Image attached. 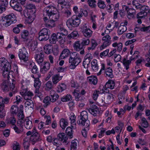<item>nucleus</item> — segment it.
I'll return each mask as SVG.
<instances>
[{
  "mask_svg": "<svg viewBox=\"0 0 150 150\" xmlns=\"http://www.w3.org/2000/svg\"><path fill=\"white\" fill-rule=\"evenodd\" d=\"M70 56L69 59V67L71 69H74L81 61L79 54L76 52L70 53L68 49H64L61 53L59 58L63 59Z\"/></svg>",
  "mask_w": 150,
  "mask_h": 150,
  "instance_id": "obj_1",
  "label": "nucleus"
},
{
  "mask_svg": "<svg viewBox=\"0 0 150 150\" xmlns=\"http://www.w3.org/2000/svg\"><path fill=\"white\" fill-rule=\"evenodd\" d=\"M23 105H20L18 114L17 124L23 127V124L24 123L25 127L27 129H30L33 127L32 123V121L28 119H26L25 121L24 115L23 111Z\"/></svg>",
  "mask_w": 150,
  "mask_h": 150,
  "instance_id": "obj_2",
  "label": "nucleus"
},
{
  "mask_svg": "<svg viewBox=\"0 0 150 150\" xmlns=\"http://www.w3.org/2000/svg\"><path fill=\"white\" fill-rule=\"evenodd\" d=\"M43 15L46 16L49 19L56 21L59 18V15L57 8L53 6H50L45 8Z\"/></svg>",
  "mask_w": 150,
  "mask_h": 150,
  "instance_id": "obj_3",
  "label": "nucleus"
},
{
  "mask_svg": "<svg viewBox=\"0 0 150 150\" xmlns=\"http://www.w3.org/2000/svg\"><path fill=\"white\" fill-rule=\"evenodd\" d=\"M11 69V65L5 58H0V72L2 71L4 77L8 78L9 77V71Z\"/></svg>",
  "mask_w": 150,
  "mask_h": 150,
  "instance_id": "obj_4",
  "label": "nucleus"
},
{
  "mask_svg": "<svg viewBox=\"0 0 150 150\" xmlns=\"http://www.w3.org/2000/svg\"><path fill=\"white\" fill-rule=\"evenodd\" d=\"M88 119V113L86 111H82L80 115L78 117L77 122L79 125L85 126L86 127L89 126V124L87 122H89Z\"/></svg>",
  "mask_w": 150,
  "mask_h": 150,
  "instance_id": "obj_5",
  "label": "nucleus"
},
{
  "mask_svg": "<svg viewBox=\"0 0 150 150\" xmlns=\"http://www.w3.org/2000/svg\"><path fill=\"white\" fill-rule=\"evenodd\" d=\"M80 23V19L78 17L77 15H74L67 21L66 24L69 27H75L78 26Z\"/></svg>",
  "mask_w": 150,
  "mask_h": 150,
  "instance_id": "obj_6",
  "label": "nucleus"
},
{
  "mask_svg": "<svg viewBox=\"0 0 150 150\" xmlns=\"http://www.w3.org/2000/svg\"><path fill=\"white\" fill-rule=\"evenodd\" d=\"M16 16L14 14L11 13L4 17L3 25L7 27L10 25L11 24L16 23Z\"/></svg>",
  "mask_w": 150,
  "mask_h": 150,
  "instance_id": "obj_7",
  "label": "nucleus"
},
{
  "mask_svg": "<svg viewBox=\"0 0 150 150\" xmlns=\"http://www.w3.org/2000/svg\"><path fill=\"white\" fill-rule=\"evenodd\" d=\"M9 100L8 98H3L0 96V118H3L5 115V111L4 110V104L8 103Z\"/></svg>",
  "mask_w": 150,
  "mask_h": 150,
  "instance_id": "obj_8",
  "label": "nucleus"
},
{
  "mask_svg": "<svg viewBox=\"0 0 150 150\" xmlns=\"http://www.w3.org/2000/svg\"><path fill=\"white\" fill-rule=\"evenodd\" d=\"M20 93L25 100L31 99L32 97L33 96V93L28 90L26 86H22Z\"/></svg>",
  "mask_w": 150,
  "mask_h": 150,
  "instance_id": "obj_9",
  "label": "nucleus"
},
{
  "mask_svg": "<svg viewBox=\"0 0 150 150\" xmlns=\"http://www.w3.org/2000/svg\"><path fill=\"white\" fill-rule=\"evenodd\" d=\"M50 33V31L48 29L43 28L39 33L38 39L41 41L47 40L49 38Z\"/></svg>",
  "mask_w": 150,
  "mask_h": 150,
  "instance_id": "obj_10",
  "label": "nucleus"
},
{
  "mask_svg": "<svg viewBox=\"0 0 150 150\" xmlns=\"http://www.w3.org/2000/svg\"><path fill=\"white\" fill-rule=\"evenodd\" d=\"M18 56L20 60L24 62H26L28 59V54L26 48L23 47L19 50Z\"/></svg>",
  "mask_w": 150,
  "mask_h": 150,
  "instance_id": "obj_11",
  "label": "nucleus"
},
{
  "mask_svg": "<svg viewBox=\"0 0 150 150\" xmlns=\"http://www.w3.org/2000/svg\"><path fill=\"white\" fill-rule=\"evenodd\" d=\"M111 38L109 35H106L102 38L103 44L100 47V50H102L108 46H109L111 43Z\"/></svg>",
  "mask_w": 150,
  "mask_h": 150,
  "instance_id": "obj_12",
  "label": "nucleus"
},
{
  "mask_svg": "<svg viewBox=\"0 0 150 150\" xmlns=\"http://www.w3.org/2000/svg\"><path fill=\"white\" fill-rule=\"evenodd\" d=\"M41 140V137L37 130H34L33 132V134L30 138V140L32 142V144L34 145L35 143Z\"/></svg>",
  "mask_w": 150,
  "mask_h": 150,
  "instance_id": "obj_13",
  "label": "nucleus"
},
{
  "mask_svg": "<svg viewBox=\"0 0 150 150\" xmlns=\"http://www.w3.org/2000/svg\"><path fill=\"white\" fill-rule=\"evenodd\" d=\"M44 50L45 52L47 54L51 53L52 51L53 54L55 55H57L58 53V51L57 49H56L55 51L54 52L52 46L49 44H47L44 46Z\"/></svg>",
  "mask_w": 150,
  "mask_h": 150,
  "instance_id": "obj_14",
  "label": "nucleus"
},
{
  "mask_svg": "<svg viewBox=\"0 0 150 150\" xmlns=\"http://www.w3.org/2000/svg\"><path fill=\"white\" fill-rule=\"evenodd\" d=\"M127 22L125 21L124 23H122L118 28L117 33L118 35H122L127 30L126 25L127 24Z\"/></svg>",
  "mask_w": 150,
  "mask_h": 150,
  "instance_id": "obj_15",
  "label": "nucleus"
},
{
  "mask_svg": "<svg viewBox=\"0 0 150 150\" xmlns=\"http://www.w3.org/2000/svg\"><path fill=\"white\" fill-rule=\"evenodd\" d=\"M92 59V56L90 53L86 54L84 57L83 65L85 68L87 69L89 66L90 63Z\"/></svg>",
  "mask_w": 150,
  "mask_h": 150,
  "instance_id": "obj_16",
  "label": "nucleus"
},
{
  "mask_svg": "<svg viewBox=\"0 0 150 150\" xmlns=\"http://www.w3.org/2000/svg\"><path fill=\"white\" fill-rule=\"evenodd\" d=\"M74 47L76 51H80V54H84V48L81 43L79 41H76L74 44Z\"/></svg>",
  "mask_w": 150,
  "mask_h": 150,
  "instance_id": "obj_17",
  "label": "nucleus"
},
{
  "mask_svg": "<svg viewBox=\"0 0 150 150\" xmlns=\"http://www.w3.org/2000/svg\"><path fill=\"white\" fill-rule=\"evenodd\" d=\"M10 5L16 11L21 12L22 10L20 4L15 0H11L10 1Z\"/></svg>",
  "mask_w": 150,
  "mask_h": 150,
  "instance_id": "obj_18",
  "label": "nucleus"
},
{
  "mask_svg": "<svg viewBox=\"0 0 150 150\" xmlns=\"http://www.w3.org/2000/svg\"><path fill=\"white\" fill-rule=\"evenodd\" d=\"M43 18L44 20L46 26L47 27L52 28L55 26L54 21L52 19H49L46 16H44Z\"/></svg>",
  "mask_w": 150,
  "mask_h": 150,
  "instance_id": "obj_19",
  "label": "nucleus"
},
{
  "mask_svg": "<svg viewBox=\"0 0 150 150\" xmlns=\"http://www.w3.org/2000/svg\"><path fill=\"white\" fill-rule=\"evenodd\" d=\"M44 54L42 51L38 52V54H35V58L36 62L38 64H40L43 61Z\"/></svg>",
  "mask_w": 150,
  "mask_h": 150,
  "instance_id": "obj_20",
  "label": "nucleus"
},
{
  "mask_svg": "<svg viewBox=\"0 0 150 150\" xmlns=\"http://www.w3.org/2000/svg\"><path fill=\"white\" fill-rule=\"evenodd\" d=\"M41 84V82L40 81L38 78H35L34 80V87L35 88V93H38L39 89L40 88Z\"/></svg>",
  "mask_w": 150,
  "mask_h": 150,
  "instance_id": "obj_21",
  "label": "nucleus"
},
{
  "mask_svg": "<svg viewBox=\"0 0 150 150\" xmlns=\"http://www.w3.org/2000/svg\"><path fill=\"white\" fill-rule=\"evenodd\" d=\"M114 97V95L112 94H108L107 96L102 100V102L106 104H109L113 101Z\"/></svg>",
  "mask_w": 150,
  "mask_h": 150,
  "instance_id": "obj_22",
  "label": "nucleus"
},
{
  "mask_svg": "<svg viewBox=\"0 0 150 150\" xmlns=\"http://www.w3.org/2000/svg\"><path fill=\"white\" fill-rule=\"evenodd\" d=\"M50 63L49 62H45L44 64L41 66L40 71L42 73H45L50 68Z\"/></svg>",
  "mask_w": 150,
  "mask_h": 150,
  "instance_id": "obj_23",
  "label": "nucleus"
},
{
  "mask_svg": "<svg viewBox=\"0 0 150 150\" xmlns=\"http://www.w3.org/2000/svg\"><path fill=\"white\" fill-rule=\"evenodd\" d=\"M90 46L88 47V50H94L98 44L96 40L94 38H91L90 40Z\"/></svg>",
  "mask_w": 150,
  "mask_h": 150,
  "instance_id": "obj_24",
  "label": "nucleus"
},
{
  "mask_svg": "<svg viewBox=\"0 0 150 150\" xmlns=\"http://www.w3.org/2000/svg\"><path fill=\"white\" fill-rule=\"evenodd\" d=\"M30 68L31 69V72L34 74H37L39 72V70L36 66L35 65L33 62L30 63L29 66Z\"/></svg>",
  "mask_w": 150,
  "mask_h": 150,
  "instance_id": "obj_25",
  "label": "nucleus"
},
{
  "mask_svg": "<svg viewBox=\"0 0 150 150\" xmlns=\"http://www.w3.org/2000/svg\"><path fill=\"white\" fill-rule=\"evenodd\" d=\"M115 85V83L113 81L109 80L105 84L104 88L105 90H106V89L107 88L113 89L114 88Z\"/></svg>",
  "mask_w": 150,
  "mask_h": 150,
  "instance_id": "obj_26",
  "label": "nucleus"
},
{
  "mask_svg": "<svg viewBox=\"0 0 150 150\" xmlns=\"http://www.w3.org/2000/svg\"><path fill=\"white\" fill-rule=\"evenodd\" d=\"M58 137L59 140H60L64 143H67L68 139V137L64 133H59L58 135Z\"/></svg>",
  "mask_w": 150,
  "mask_h": 150,
  "instance_id": "obj_27",
  "label": "nucleus"
},
{
  "mask_svg": "<svg viewBox=\"0 0 150 150\" xmlns=\"http://www.w3.org/2000/svg\"><path fill=\"white\" fill-rule=\"evenodd\" d=\"M26 101L25 102V106L28 109H33L34 107V104L32 100L30 99L26 100Z\"/></svg>",
  "mask_w": 150,
  "mask_h": 150,
  "instance_id": "obj_28",
  "label": "nucleus"
},
{
  "mask_svg": "<svg viewBox=\"0 0 150 150\" xmlns=\"http://www.w3.org/2000/svg\"><path fill=\"white\" fill-rule=\"evenodd\" d=\"M112 72V69L110 67H108L106 68L105 72L106 77L112 78L114 76Z\"/></svg>",
  "mask_w": 150,
  "mask_h": 150,
  "instance_id": "obj_29",
  "label": "nucleus"
},
{
  "mask_svg": "<svg viewBox=\"0 0 150 150\" xmlns=\"http://www.w3.org/2000/svg\"><path fill=\"white\" fill-rule=\"evenodd\" d=\"M26 8L29 10V12L30 13H35L36 11L35 6L31 4H28L26 6Z\"/></svg>",
  "mask_w": 150,
  "mask_h": 150,
  "instance_id": "obj_30",
  "label": "nucleus"
},
{
  "mask_svg": "<svg viewBox=\"0 0 150 150\" xmlns=\"http://www.w3.org/2000/svg\"><path fill=\"white\" fill-rule=\"evenodd\" d=\"M62 79V76L59 74H56L53 75L52 77V81L53 84H56Z\"/></svg>",
  "mask_w": 150,
  "mask_h": 150,
  "instance_id": "obj_31",
  "label": "nucleus"
},
{
  "mask_svg": "<svg viewBox=\"0 0 150 150\" xmlns=\"http://www.w3.org/2000/svg\"><path fill=\"white\" fill-rule=\"evenodd\" d=\"M82 32L84 36L88 38L91 37L93 33V31L88 28L82 30Z\"/></svg>",
  "mask_w": 150,
  "mask_h": 150,
  "instance_id": "obj_32",
  "label": "nucleus"
},
{
  "mask_svg": "<svg viewBox=\"0 0 150 150\" xmlns=\"http://www.w3.org/2000/svg\"><path fill=\"white\" fill-rule=\"evenodd\" d=\"M127 17L131 18L134 17L136 13V11L133 8H129L127 11Z\"/></svg>",
  "mask_w": 150,
  "mask_h": 150,
  "instance_id": "obj_33",
  "label": "nucleus"
},
{
  "mask_svg": "<svg viewBox=\"0 0 150 150\" xmlns=\"http://www.w3.org/2000/svg\"><path fill=\"white\" fill-rule=\"evenodd\" d=\"M91 69L94 71L98 70V66L97 61L96 59H93L91 62Z\"/></svg>",
  "mask_w": 150,
  "mask_h": 150,
  "instance_id": "obj_34",
  "label": "nucleus"
},
{
  "mask_svg": "<svg viewBox=\"0 0 150 150\" xmlns=\"http://www.w3.org/2000/svg\"><path fill=\"white\" fill-rule=\"evenodd\" d=\"M28 18L27 21L28 24H30L34 20L35 18V13H29L28 14Z\"/></svg>",
  "mask_w": 150,
  "mask_h": 150,
  "instance_id": "obj_35",
  "label": "nucleus"
},
{
  "mask_svg": "<svg viewBox=\"0 0 150 150\" xmlns=\"http://www.w3.org/2000/svg\"><path fill=\"white\" fill-rule=\"evenodd\" d=\"M19 126V127H18L16 125H12L11 127L15 132L18 134L21 133L23 131V127L20 126V125Z\"/></svg>",
  "mask_w": 150,
  "mask_h": 150,
  "instance_id": "obj_36",
  "label": "nucleus"
},
{
  "mask_svg": "<svg viewBox=\"0 0 150 150\" xmlns=\"http://www.w3.org/2000/svg\"><path fill=\"white\" fill-rule=\"evenodd\" d=\"M88 81L90 83L96 85L97 83V79L96 76H91L88 78Z\"/></svg>",
  "mask_w": 150,
  "mask_h": 150,
  "instance_id": "obj_37",
  "label": "nucleus"
},
{
  "mask_svg": "<svg viewBox=\"0 0 150 150\" xmlns=\"http://www.w3.org/2000/svg\"><path fill=\"white\" fill-rule=\"evenodd\" d=\"M59 123L61 127L63 129H64L68 125L67 121L64 118L61 119L59 121Z\"/></svg>",
  "mask_w": 150,
  "mask_h": 150,
  "instance_id": "obj_38",
  "label": "nucleus"
},
{
  "mask_svg": "<svg viewBox=\"0 0 150 150\" xmlns=\"http://www.w3.org/2000/svg\"><path fill=\"white\" fill-rule=\"evenodd\" d=\"M66 133L69 139L72 138L73 137L72 129V128L69 127H67L66 130Z\"/></svg>",
  "mask_w": 150,
  "mask_h": 150,
  "instance_id": "obj_39",
  "label": "nucleus"
},
{
  "mask_svg": "<svg viewBox=\"0 0 150 150\" xmlns=\"http://www.w3.org/2000/svg\"><path fill=\"white\" fill-rule=\"evenodd\" d=\"M112 46L113 47H117V50L118 52H120L122 49L123 46L121 42L117 43V42H115L112 44Z\"/></svg>",
  "mask_w": 150,
  "mask_h": 150,
  "instance_id": "obj_40",
  "label": "nucleus"
},
{
  "mask_svg": "<svg viewBox=\"0 0 150 150\" xmlns=\"http://www.w3.org/2000/svg\"><path fill=\"white\" fill-rule=\"evenodd\" d=\"M95 108H90L88 111L90 113L95 116L97 115V114L98 112V109L97 106H95Z\"/></svg>",
  "mask_w": 150,
  "mask_h": 150,
  "instance_id": "obj_41",
  "label": "nucleus"
},
{
  "mask_svg": "<svg viewBox=\"0 0 150 150\" xmlns=\"http://www.w3.org/2000/svg\"><path fill=\"white\" fill-rule=\"evenodd\" d=\"M70 120H71V126L74 129H75L76 128V124L75 123V116L74 115H71L69 117Z\"/></svg>",
  "mask_w": 150,
  "mask_h": 150,
  "instance_id": "obj_42",
  "label": "nucleus"
},
{
  "mask_svg": "<svg viewBox=\"0 0 150 150\" xmlns=\"http://www.w3.org/2000/svg\"><path fill=\"white\" fill-rule=\"evenodd\" d=\"M57 41V37L55 33H53L50 39V42L52 44H55Z\"/></svg>",
  "mask_w": 150,
  "mask_h": 150,
  "instance_id": "obj_43",
  "label": "nucleus"
},
{
  "mask_svg": "<svg viewBox=\"0 0 150 150\" xmlns=\"http://www.w3.org/2000/svg\"><path fill=\"white\" fill-rule=\"evenodd\" d=\"M2 89L5 91L9 90V87L8 86V83L6 81H4L2 84Z\"/></svg>",
  "mask_w": 150,
  "mask_h": 150,
  "instance_id": "obj_44",
  "label": "nucleus"
},
{
  "mask_svg": "<svg viewBox=\"0 0 150 150\" xmlns=\"http://www.w3.org/2000/svg\"><path fill=\"white\" fill-rule=\"evenodd\" d=\"M131 63V61L127 60L125 58L123 59L122 61V63L126 70L129 68V66Z\"/></svg>",
  "mask_w": 150,
  "mask_h": 150,
  "instance_id": "obj_45",
  "label": "nucleus"
},
{
  "mask_svg": "<svg viewBox=\"0 0 150 150\" xmlns=\"http://www.w3.org/2000/svg\"><path fill=\"white\" fill-rule=\"evenodd\" d=\"M78 142V141L76 139L73 140L71 141L70 150H76Z\"/></svg>",
  "mask_w": 150,
  "mask_h": 150,
  "instance_id": "obj_46",
  "label": "nucleus"
},
{
  "mask_svg": "<svg viewBox=\"0 0 150 150\" xmlns=\"http://www.w3.org/2000/svg\"><path fill=\"white\" fill-rule=\"evenodd\" d=\"M61 34L60 33H58L57 35V40L59 42L60 44H62L65 41V38L64 37H63L62 36Z\"/></svg>",
  "mask_w": 150,
  "mask_h": 150,
  "instance_id": "obj_47",
  "label": "nucleus"
},
{
  "mask_svg": "<svg viewBox=\"0 0 150 150\" xmlns=\"http://www.w3.org/2000/svg\"><path fill=\"white\" fill-rule=\"evenodd\" d=\"M98 7L100 8L104 9L106 7L105 2L102 0H99L97 3Z\"/></svg>",
  "mask_w": 150,
  "mask_h": 150,
  "instance_id": "obj_48",
  "label": "nucleus"
},
{
  "mask_svg": "<svg viewBox=\"0 0 150 150\" xmlns=\"http://www.w3.org/2000/svg\"><path fill=\"white\" fill-rule=\"evenodd\" d=\"M87 2L89 6L91 8H95L96 6V0H87Z\"/></svg>",
  "mask_w": 150,
  "mask_h": 150,
  "instance_id": "obj_49",
  "label": "nucleus"
},
{
  "mask_svg": "<svg viewBox=\"0 0 150 150\" xmlns=\"http://www.w3.org/2000/svg\"><path fill=\"white\" fill-rule=\"evenodd\" d=\"M74 95V96L77 95V96H76L75 97V100L76 101H79V100L82 101L83 100V99L80 96V94L78 93H77L76 91V90H75L73 93Z\"/></svg>",
  "mask_w": 150,
  "mask_h": 150,
  "instance_id": "obj_50",
  "label": "nucleus"
},
{
  "mask_svg": "<svg viewBox=\"0 0 150 150\" xmlns=\"http://www.w3.org/2000/svg\"><path fill=\"white\" fill-rule=\"evenodd\" d=\"M72 99L71 96L70 94H67L66 96L63 97L61 98L62 102L68 101Z\"/></svg>",
  "mask_w": 150,
  "mask_h": 150,
  "instance_id": "obj_51",
  "label": "nucleus"
},
{
  "mask_svg": "<svg viewBox=\"0 0 150 150\" xmlns=\"http://www.w3.org/2000/svg\"><path fill=\"white\" fill-rule=\"evenodd\" d=\"M51 100L50 97L48 96L45 97L43 100V102L45 104V106L47 107V105H49Z\"/></svg>",
  "mask_w": 150,
  "mask_h": 150,
  "instance_id": "obj_52",
  "label": "nucleus"
},
{
  "mask_svg": "<svg viewBox=\"0 0 150 150\" xmlns=\"http://www.w3.org/2000/svg\"><path fill=\"white\" fill-rule=\"evenodd\" d=\"M18 110V108L17 105H13L12 106L11 108V112L12 113L16 114Z\"/></svg>",
  "mask_w": 150,
  "mask_h": 150,
  "instance_id": "obj_53",
  "label": "nucleus"
},
{
  "mask_svg": "<svg viewBox=\"0 0 150 150\" xmlns=\"http://www.w3.org/2000/svg\"><path fill=\"white\" fill-rule=\"evenodd\" d=\"M90 43V40L89 39H83L82 40L81 44L83 46L88 45Z\"/></svg>",
  "mask_w": 150,
  "mask_h": 150,
  "instance_id": "obj_54",
  "label": "nucleus"
},
{
  "mask_svg": "<svg viewBox=\"0 0 150 150\" xmlns=\"http://www.w3.org/2000/svg\"><path fill=\"white\" fill-rule=\"evenodd\" d=\"M29 33L28 31L26 30H23L21 34V37L23 39L27 38L29 35Z\"/></svg>",
  "mask_w": 150,
  "mask_h": 150,
  "instance_id": "obj_55",
  "label": "nucleus"
},
{
  "mask_svg": "<svg viewBox=\"0 0 150 150\" xmlns=\"http://www.w3.org/2000/svg\"><path fill=\"white\" fill-rule=\"evenodd\" d=\"M78 35V33L77 31H74L68 35V37L69 39H71V38H74L76 37Z\"/></svg>",
  "mask_w": 150,
  "mask_h": 150,
  "instance_id": "obj_56",
  "label": "nucleus"
},
{
  "mask_svg": "<svg viewBox=\"0 0 150 150\" xmlns=\"http://www.w3.org/2000/svg\"><path fill=\"white\" fill-rule=\"evenodd\" d=\"M58 91L59 92H62L66 88V86L64 83H62L58 87Z\"/></svg>",
  "mask_w": 150,
  "mask_h": 150,
  "instance_id": "obj_57",
  "label": "nucleus"
},
{
  "mask_svg": "<svg viewBox=\"0 0 150 150\" xmlns=\"http://www.w3.org/2000/svg\"><path fill=\"white\" fill-rule=\"evenodd\" d=\"M52 87V84L51 81H48L46 83L45 88L46 90H49L51 89Z\"/></svg>",
  "mask_w": 150,
  "mask_h": 150,
  "instance_id": "obj_58",
  "label": "nucleus"
},
{
  "mask_svg": "<svg viewBox=\"0 0 150 150\" xmlns=\"http://www.w3.org/2000/svg\"><path fill=\"white\" fill-rule=\"evenodd\" d=\"M100 93V92L99 91L96 90L94 91L93 96V98L95 100H96L97 99L99 94Z\"/></svg>",
  "mask_w": 150,
  "mask_h": 150,
  "instance_id": "obj_59",
  "label": "nucleus"
},
{
  "mask_svg": "<svg viewBox=\"0 0 150 150\" xmlns=\"http://www.w3.org/2000/svg\"><path fill=\"white\" fill-rule=\"evenodd\" d=\"M71 0H58V4L65 6L69 3V1Z\"/></svg>",
  "mask_w": 150,
  "mask_h": 150,
  "instance_id": "obj_60",
  "label": "nucleus"
},
{
  "mask_svg": "<svg viewBox=\"0 0 150 150\" xmlns=\"http://www.w3.org/2000/svg\"><path fill=\"white\" fill-rule=\"evenodd\" d=\"M59 30L60 31L59 33L61 34L62 36L66 35H67L68 32L67 30L64 28L60 27L59 28Z\"/></svg>",
  "mask_w": 150,
  "mask_h": 150,
  "instance_id": "obj_61",
  "label": "nucleus"
},
{
  "mask_svg": "<svg viewBox=\"0 0 150 150\" xmlns=\"http://www.w3.org/2000/svg\"><path fill=\"white\" fill-rule=\"evenodd\" d=\"M146 15L145 13H144V11H142L137 13V18H144Z\"/></svg>",
  "mask_w": 150,
  "mask_h": 150,
  "instance_id": "obj_62",
  "label": "nucleus"
},
{
  "mask_svg": "<svg viewBox=\"0 0 150 150\" xmlns=\"http://www.w3.org/2000/svg\"><path fill=\"white\" fill-rule=\"evenodd\" d=\"M109 51V49H107L103 52H101L100 54V57H101L102 58L103 57H105L107 56H108Z\"/></svg>",
  "mask_w": 150,
  "mask_h": 150,
  "instance_id": "obj_63",
  "label": "nucleus"
},
{
  "mask_svg": "<svg viewBox=\"0 0 150 150\" xmlns=\"http://www.w3.org/2000/svg\"><path fill=\"white\" fill-rule=\"evenodd\" d=\"M114 7V5L112 4H109L107 6V9L108 12L111 13Z\"/></svg>",
  "mask_w": 150,
  "mask_h": 150,
  "instance_id": "obj_64",
  "label": "nucleus"
}]
</instances>
